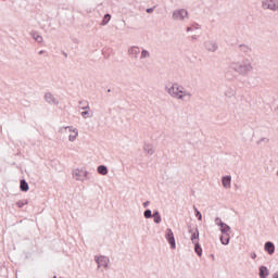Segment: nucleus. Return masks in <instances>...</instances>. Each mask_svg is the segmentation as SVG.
<instances>
[{
    "mask_svg": "<svg viewBox=\"0 0 278 278\" xmlns=\"http://www.w3.org/2000/svg\"><path fill=\"white\" fill-rule=\"evenodd\" d=\"M144 216H146V218H151V210H147L144 212Z\"/></svg>",
    "mask_w": 278,
    "mask_h": 278,
    "instance_id": "nucleus-26",
    "label": "nucleus"
},
{
    "mask_svg": "<svg viewBox=\"0 0 278 278\" xmlns=\"http://www.w3.org/2000/svg\"><path fill=\"white\" fill-rule=\"evenodd\" d=\"M274 278H278V273L274 275Z\"/></svg>",
    "mask_w": 278,
    "mask_h": 278,
    "instance_id": "nucleus-33",
    "label": "nucleus"
},
{
    "mask_svg": "<svg viewBox=\"0 0 278 278\" xmlns=\"http://www.w3.org/2000/svg\"><path fill=\"white\" fill-rule=\"evenodd\" d=\"M128 55L130 60H138V56L140 55V47L131 46L128 48Z\"/></svg>",
    "mask_w": 278,
    "mask_h": 278,
    "instance_id": "nucleus-7",
    "label": "nucleus"
},
{
    "mask_svg": "<svg viewBox=\"0 0 278 278\" xmlns=\"http://www.w3.org/2000/svg\"><path fill=\"white\" fill-rule=\"evenodd\" d=\"M63 55H64L65 58H68V54H67L66 52H63Z\"/></svg>",
    "mask_w": 278,
    "mask_h": 278,
    "instance_id": "nucleus-32",
    "label": "nucleus"
},
{
    "mask_svg": "<svg viewBox=\"0 0 278 278\" xmlns=\"http://www.w3.org/2000/svg\"><path fill=\"white\" fill-rule=\"evenodd\" d=\"M98 173H99V175H106L108 174V167H105L103 165H100L98 167Z\"/></svg>",
    "mask_w": 278,
    "mask_h": 278,
    "instance_id": "nucleus-18",
    "label": "nucleus"
},
{
    "mask_svg": "<svg viewBox=\"0 0 278 278\" xmlns=\"http://www.w3.org/2000/svg\"><path fill=\"white\" fill-rule=\"evenodd\" d=\"M149 58H151V53L148 50H142L141 55H140V60H147Z\"/></svg>",
    "mask_w": 278,
    "mask_h": 278,
    "instance_id": "nucleus-16",
    "label": "nucleus"
},
{
    "mask_svg": "<svg viewBox=\"0 0 278 278\" xmlns=\"http://www.w3.org/2000/svg\"><path fill=\"white\" fill-rule=\"evenodd\" d=\"M195 216L198 217L199 220H202L201 212H199V210L197 208H195Z\"/></svg>",
    "mask_w": 278,
    "mask_h": 278,
    "instance_id": "nucleus-25",
    "label": "nucleus"
},
{
    "mask_svg": "<svg viewBox=\"0 0 278 278\" xmlns=\"http://www.w3.org/2000/svg\"><path fill=\"white\" fill-rule=\"evenodd\" d=\"M78 173H79V170H76V172L74 173V175H78Z\"/></svg>",
    "mask_w": 278,
    "mask_h": 278,
    "instance_id": "nucleus-35",
    "label": "nucleus"
},
{
    "mask_svg": "<svg viewBox=\"0 0 278 278\" xmlns=\"http://www.w3.org/2000/svg\"><path fill=\"white\" fill-rule=\"evenodd\" d=\"M99 268H108V264H110V258L105 256H100L97 260Z\"/></svg>",
    "mask_w": 278,
    "mask_h": 278,
    "instance_id": "nucleus-10",
    "label": "nucleus"
},
{
    "mask_svg": "<svg viewBox=\"0 0 278 278\" xmlns=\"http://www.w3.org/2000/svg\"><path fill=\"white\" fill-rule=\"evenodd\" d=\"M21 190L23 192H27V190H29V185L27 184V181L25 180H21V186H20Z\"/></svg>",
    "mask_w": 278,
    "mask_h": 278,
    "instance_id": "nucleus-14",
    "label": "nucleus"
},
{
    "mask_svg": "<svg viewBox=\"0 0 278 278\" xmlns=\"http://www.w3.org/2000/svg\"><path fill=\"white\" fill-rule=\"evenodd\" d=\"M74 42H78L77 39H75Z\"/></svg>",
    "mask_w": 278,
    "mask_h": 278,
    "instance_id": "nucleus-37",
    "label": "nucleus"
},
{
    "mask_svg": "<svg viewBox=\"0 0 278 278\" xmlns=\"http://www.w3.org/2000/svg\"><path fill=\"white\" fill-rule=\"evenodd\" d=\"M111 18H112V15H110L109 13L105 14L101 22V25H108V23H110Z\"/></svg>",
    "mask_w": 278,
    "mask_h": 278,
    "instance_id": "nucleus-17",
    "label": "nucleus"
},
{
    "mask_svg": "<svg viewBox=\"0 0 278 278\" xmlns=\"http://www.w3.org/2000/svg\"><path fill=\"white\" fill-rule=\"evenodd\" d=\"M199 238V233H193L191 237L192 242H194Z\"/></svg>",
    "mask_w": 278,
    "mask_h": 278,
    "instance_id": "nucleus-27",
    "label": "nucleus"
},
{
    "mask_svg": "<svg viewBox=\"0 0 278 278\" xmlns=\"http://www.w3.org/2000/svg\"><path fill=\"white\" fill-rule=\"evenodd\" d=\"M194 251H195V253H197L199 256H201V253H202L203 250L201 249V247H200L199 244H195Z\"/></svg>",
    "mask_w": 278,
    "mask_h": 278,
    "instance_id": "nucleus-23",
    "label": "nucleus"
},
{
    "mask_svg": "<svg viewBox=\"0 0 278 278\" xmlns=\"http://www.w3.org/2000/svg\"><path fill=\"white\" fill-rule=\"evenodd\" d=\"M153 217H154V223H161L162 217H160V213H155V214L153 215Z\"/></svg>",
    "mask_w": 278,
    "mask_h": 278,
    "instance_id": "nucleus-22",
    "label": "nucleus"
},
{
    "mask_svg": "<svg viewBox=\"0 0 278 278\" xmlns=\"http://www.w3.org/2000/svg\"><path fill=\"white\" fill-rule=\"evenodd\" d=\"M173 21H186L188 18V11L186 9H177L172 14Z\"/></svg>",
    "mask_w": 278,
    "mask_h": 278,
    "instance_id": "nucleus-5",
    "label": "nucleus"
},
{
    "mask_svg": "<svg viewBox=\"0 0 278 278\" xmlns=\"http://www.w3.org/2000/svg\"><path fill=\"white\" fill-rule=\"evenodd\" d=\"M77 136H78V132L76 130H72L70 134V140L73 142V140H75Z\"/></svg>",
    "mask_w": 278,
    "mask_h": 278,
    "instance_id": "nucleus-21",
    "label": "nucleus"
},
{
    "mask_svg": "<svg viewBox=\"0 0 278 278\" xmlns=\"http://www.w3.org/2000/svg\"><path fill=\"white\" fill-rule=\"evenodd\" d=\"M45 53V50L39 51V55H42Z\"/></svg>",
    "mask_w": 278,
    "mask_h": 278,
    "instance_id": "nucleus-30",
    "label": "nucleus"
},
{
    "mask_svg": "<svg viewBox=\"0 0 278 278\" xmlns=\"http://www.w3.org/2000/svg\"><path fill=\"white\" fill-rule=\"evenodd\" d=\"M239 51H240V53H243L244 55H251V53H253V49L250 46L244 45V43L239 46Z\"/></svg>",
    "mask_w": 278,
    "mask_h": 278,
    "instance_id": "nucleus-11",
    "label": "nucleus"
},
{
    "mask_svg": "<svg viewBox=\"0 0 278 278\" xmlns=\"http://www.w3.org/2000/svg\"><path fill=\"white\" fill-rule=\"evenodd\" d=\"M43 99L46 103H49V105H60V100H58V98H55L51 92H46Z\"/></svg>",
    "mask_w": 278,
    "mask_h": 278,
    "instance_id": "nucleus-6",
    "label": "nucleus"
},
{
    "mask_svg": "<svg viewBox=\"0 0 278 278\" xmlns=\"http://www.w3.org/2000/svg\"><path fill=\"white\" fill-rule=\"evenodd\" d=\"M84 175H86V173L85 172H81Z\"/></svg>",
    "mask_w": 278,
    "mask_h": 278,
    "instance_id": "nucleus-38",
    "label": "nucleus"
},
{
    "mask_svg": "<svg viewBox=\"0 0 278 278\" xmlns=\"http://www.w3.org/2000/svg\"><path fill=\"white\" fill-rule=\"evenodd\" d=\"M165 238L169 242L170 249H176L175 235L173 233V230L170 228L166 230Z\"/></svg>",
    "mask_w": 278,
    "mask_h": 278,
    "instance_id": "nucleus-8",
    "label": "nucleus"
},
{
    "mask_svg": "<svg viewBox=\"0 0 278 278\" xmlns=\"http://www.w3.org/2000/svg\"><path fill=\"white\" fill-rule=\"evenodd\" d=\"M43 40L42 36L38 35L37 37H35V41L38 43H41Z\"/></svg>",
    "mask_w": 278,
    "mask_h": 278,
    "instance_id": "nucleus-24",
    "label": "nucleus"
},
{
    "mask_svg": "<svg viewBox=\"0 0 278 278\" xmlns=\"http://www.w3.org/2000/svg\"><path fill=\"white\" fill-rule=\"evenodd\" d=\"M192 40H197V37H195V36H192Z\"/></svg>",
    "mask_w": 278,
    "mask_h": 278,
    "instance_id": "nucleus-34",
    "label": "nucleus"
},
{
    "mask_svg": "<svg viewBox=\"0 0 278 278\" xmlns=\"http://www.w3.org/2000/svg\"><path fill=\"white\" fill-rule=\"evenodd\" d=\"M204 47L206 51H211V53H214L215 51L218 50V45H216V41H211V40L205 41Z\"/></svg>",
    "mask_w": 278,
    "mask_h": 278,
    "instance_id": "nucleus-9",
    "label": "nucleus"
},
{
    "mask_svg": "<svg viewBox=\"0 0 278 278\" xmlns=\"http://www.w3.org/2000/svg\"><path fill=\"white\" fill-rule=\"evenodd\" d=\"M220 231H222V236H220L222 244H229V240L231 238L229 233H231V228H229V226H227L226 224H222Z\"/></svg>",
    "mask_w": 278,
    "mask_h": 278,
    "instance_id": "nucleus-3",
    "label": "nucleus"
},
{
    "mask_svg": "<svg viewBox=\"0 0 278 278\" xmlns=\"http://www.w3.org/2000/svg\"><path fill=\"white\" fill-rule=\"evenodd\" d=\"M30 36H31V38H34V40H36V37L38 36V33L33 31V33H30Z\"/></svg>",
    "mask_w": 278,
    "mask_h": 278,
    "instance_id": "nucleus-28",
    "label": "nucleus"
},
{
    "mask_svg": "<svg viewBox=\"0 0 278 278\" xmlns=\"http://www.w3.org/2000/svg\"><path fill=\"white\" fill-rule=\"evenodd\" d=\"M224 188H231V176H226L223 178Z\"/></svg>",
    "mask_w": 278,
    "mask_h": 278,
    "instance_id": "nucleus-13",
    "label": "nucleus"
},
{
    "mask_svg": "<svg viewBox=\"0 0 278 278\" xmlns=\"http://www.w3.org/2000/svg\"><path fill=\"white\" fill-rule=\"evenodd\" d=\"M233 94H236V90H233V88L226 89V91H225L226 97H233Z\"/></svg>",
    "mask_w": 278,
    "mask_h": 278,
    "instance_id": "nucleus-19",
    "label": "nucleus"
},
{
    "mask_svg": "<svg viewBox=\"0 0 278 278\" xmlns=\"http://www.w3.org/2000/svg\"><path fill=\"white\" fill-rule=\"evenodd\" d=\"M146 12H147L148 14H152V12H153V8H149V9H147V10H146Z\"/></svg>",
    "mask_w": 278,
    "mask_h": 278,
    "instance_id": "nucleus-29",
    "label": "nucleus"
},
{
    "mask_svg": "<svg viewBox=\"0 0 278 278\" xmlns=\"http://www.w3.org/2000/svg\"><path fill=\"white\" fill-rule=\"evenodd\" d=\"M230 68L235 71V73H238V75H249L251 71H253V65H251V61L243 60L240 62H232L230 64Z\"/></svg>",
    "mask_w": 278,
    "mask_h": 278,
    "instance_id": "nucleus-2",
    "label": "nucleus"
},
{
    "mask_svg": "<svg viewBox=\"0 0 278 278\" xmlns=\"http://www.w3.org/2000/svg\"><path fill=\"white\" fill-rule=\"evenodd\" d=\"M263 10H270L271 12H277L278 10V0H263L262 1Z\"/></svg>",
    "mask_w": 278,
    "mask_h": 278,
    "instance_id": "nucleus-4",
    "label": "nucleus"
},
{
    "mask_svg": "<svg viewBox=\"0 0 278 278\" xmlns=\"http://www.w3.org/2000/svg\"><path fill=\"white\" fill-rule=\"evenodd\" d=\"M92 114L90 113V109L87 106L85 108V111L81 112V116L84 118H88V116H91Z\"/></svg>",
    "mask_w": 278,
    "mask_h": 278,
    "instance_id": "nucleus-20",
    "label": "nucleus"
},
{
    "mask_svg": "<svg viewBox=\"0 0 278 278\" xmlns=\"http://www.w3.org/2000/svg\"><path fill=\"white\" fill-rule=\"evenodd\" d=\"M165 90L174 99H178L179 101H190V99H192V93L186 91V88L177 83L173 84L170 87H166Z\"/></svg>",
    "mask_w": 278,
    "mask_h": 278,
    "instance_id": "nucleus-1",
    "label": "nucleus"
},
{
    "mask_svg": "<svg viewBox=\"0 0 278 278\" xmlns=\"http://www.w3.org/2000/svg\"><path fill=\"white\" fill-rule=\"evenodd\" d=\"M108 92H112V89H108Z\"/></svg>",
    "mask_w": 278,
    "mask_h": 278,
    "instance_id": "nucleus-36",
    "label": "nucleus"
},
{
    "mask_svg": "<svg viewBox=\"0 0 278 278\" xmlns=\"http://www.w3.org/2000/svg\"><path fill=\"white\" fill-rule=\"evenodd\" d=\"M265 251H267L269 255H273L275 253V244H273V242L265 243Z\"/></svg>",
    "mask_w": 278,
    "mask_h": 278,
    "instance_id": "nucleus-12",
    "label": "nucleus"
},
{
    "mask_svg": "<svg viewBox=\"0 0 278 278\" xmlns=\"http://www.w3.org/2000/svg\"><path fill=\"white\" fill-rule=\"evenodd\" d=\"M187 31H192V27H187Z\"/></svg>",
    "mask_w": 278,
    "mask_h": 278,
    "instance_id": "nucleus-31",
    "label": "nucleus"
},
{
    "mask_svg": "<svg viewBox=\"0 0 278 278\" xmlns=\"http://www.w3.org/2000/svg\"><path fill=\"white\" fill-rule=\"evenodd\" d=\"M260 277H261V278H266V277H268V268H266V267H261V268H260Z\"/></svg>",
    "mask_w": 278,
    "mask_h": 278,
    "instance_id": "nucleus-15",
    "label": "nucleus"
}]
</instances>
